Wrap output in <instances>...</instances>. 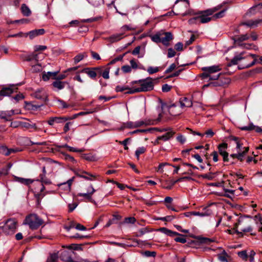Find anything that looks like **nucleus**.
I'll return each instance as SVG.
<instances>
[{"label":"nucleus","mask_w":262,"mask_h":262,"mask_svg":"<svg viewBox=\"0 0 262 262\" xmlns=\"http://www.w3.org/2000/svg\"><path fill=\"white\" fill-rule=\"evenodd\" d=\"M137 82L140 83V85L138 88H133L130 91H128L126 93L134 94L141 92L149 91L154 89V83L152 79L150 77H148L144 79L139 80V81H135L133 82V83Z\"/></svg>","instance_id":"obj_1"},{"label":"nucleus","mask_w":262,"mask_h":262,"mask_svg":"<svg viewBox=\"0 0 262 262\" xmlns=\"http://www.w3.org/2000/svg\"><path fill=\"white\" fill-rule=\"evenodd\" d=\"M256 55L255 54H249L246 57H245L243 56V53H241V54L235 56L234 58L231 60V61L228 63V66H231L232 65L237 64H238L239 61L245 58L247 59V60H249L251 58H254V60L251 63H245L243 65H242V67H239V69H240L248 68L254 66L255 64L256 61Z\"/></svg>","instance_id":"obj_2"},{"label":"nucleus","mask_w":262,"mask_h":262,"mask_svg":"<svg viewBox=\"0 0 262 262\" xmlns=\"http://www.w3.org/2000/svg\"><path fill=\"white\" fill-rule=\"evenodd\" d=\"M204 72L201 75L202 79L209 78V80H216L220 77V73L217 75H213L214 73L221 70L220 66H212L210 67H203L202 69Z\"/></svg>","instance_id":"obj_3"},{"label":"nucleus","mask_w":262,"mask_h":262,"mask_svg":"<svg viewBox=\"0 0 262 262\" xmlns=\"http://www.w3.org/2000/svg\"><path fill=\"white\" fill-rule=\"evenodd\" d=\"M250 221L246 217H239L237 223L235 224V228L239 227L241 232L237 230H235V232L238 234L243 235L242 232H249L252 230V228L250 224Z\"/></svg>","instance_id":"obj_4"},{"label":"nucleus","mask_w":262,"mask_h":262,"mask_svg":"<svg viewBox=\"0 0 262 262\" xmlns=\"http://www.w3.org/2000/svg\"><path fill=\"white\" fill-rule=\"evenodd\" d=\"M25 222L32 229L38 228L43 223V221L35 214L28 216L26 218Z\"/></svg>","instance_id":"obj_5"},{"label":"nucleus","mask_w":262,"mask_h":262,"mask_svg":"<svg viewBox=\"0 0 262 262\" xmlns=\"http://www.w3.org/2000/svg\"><path fill=\"white\" fill-rule=\"evenodd\" d=\"M17 222L15 219L8 220L3 226L1 227L3 232L6 235L13 234L16 231Z\"/></svg>","instance_id":"obj_6"},{"label":"nucleus","mask_w":262,"mask_h":262,"mask_svg":"<svg viewBox=\"0 0 262 262\" xmlns=\"http://www.w3.org/2000/svg\"><path fill=\"white\" fill-rule=\"evenodd\" d=\"M40 180H36L34 182V185L35 186V192H41L43 191L45 189V187L43 186V184H51L50 180L47 178L46 177H43V174L39 175Z\"/></svg>","instance_id":"obj_7"},{"label":"nucleus","mask_w":262,"mask_h":262,"mask_svg":"<svg viewBox=\"0 0 262 262\" xmlns=\"http://www.w3.org/2000/svg\"><path fill=\"white\" fill-rule=\"evenodd\" d=\"M169 113L172 116H178L181 114L183 110L178 103H173L168 106Z\"/></svg>","instance_id":"obj_8"},{"label":"nucleus","mask_w":262,"mask_h":262,"mask_svg":"<svg viewBox=\"0 0 262 262\" xmlns=\"http://www.w3.org/2000/svg\"><path fill=\"white\" fill-rule=\"evenodd\" d=\"M228 148V144L226 143H222L218 145V149L220 154L223 157V161L227 162L229 161L228 153L226 151Z\"/></svg>","instance_id":"obj_9"},{"label":"nucleus","mask_w":262,"mask_h":262,"mask_svg":"<svg viewBox=\"0 0 262 262\" xmlns=\"http://www.w3.org/2000/svg\"><path fill=\"white\" fill-rule=\"evenodd\" d=\"M212 14H208V13L206 12V10L205 11L203 14L200 16L196 17L191 19L190 21H192L193 20H196L198 21H199L201 23L205 24L209 22L212 19V16L210 17L209 16L212 15Z\"/></svg>","instance_id":"obj_10"},{"label":"nucleus","mask_w":262,"mask_h":262,"mask_svg":"<svg viewBox=\"0 0 262 262\" xmlns=\"http://www.w3.org/2000/svg\"><path fill=\"white\" fill-rule=\"evenodd\" d=\"M95 191L96 190L93 188V186L91 185L86 193H79L78 194V196L84 197L89 202L93 203L94 200L92 199V195Z\"/></svg>","instance_id":"obj_11"},{"label":"nucleus","mask_w":262,"mask_h":262,"mask_svg":"<svg viewBox=\"0 0 262 262\" xmlns=\"http://www.w3.org/2000/svg\"><path fill=\"white\" fill-rule=\"evenodd\" d=\"M213 81H211L208 84H205L203 85V88H207V87H218L222 86L225 84L227 82L225 79V81H223L221 79H219V78L216 80H213Z\"/></svg>","instance_id":"obj_12"},{"label":"nucleus","mask_w":262,"mask_h":262,"mask_svg":"<svg viewBox=\"0 0 262 262\" xmlns=\"http://www.w3.org/2000/svg\"><path fill=\"white\" fill-rule=\"evenodd\" d=\"M45 32V31L43 29H36L26 33L24 34V36L25 37H26L29 35L30 39H33L38 35L43 34Z\"/></svg>","instance_id":"obj_13"},{"label":"nucleus","mask_w":262,"mask_h":262,"mask_svg":"<svg viewBox=\"0 0 262 262\" xmlns=\"http://www.w3.org/2000/svg\"><path fill=\"white\" fill-rule=\"evenodd\" d=\"M66 122V118L64 117H51L49 119L48 123L50 125L54 126L56 124L64 123Z\"/></svg>","instance_id":"obj_14"},{"label":"nucleus","mask_w":262,"mask_h":262,"mask_svg":"<svg viewBox=\"0 0 262 262\" xmlns=\"http://www.w3.org/2000/svg\"><path fill=\"white\" fill-rule=\"evenodd\" d=\"M73 228H75L76 229L80 231H85L86 230V227L83 225L79 223H76L74 221H71L70 225L68 226H67V231H69L71 229Z\"/></svg>","instance_id":"obj_15"},{"label":"nucleus","mask_w":262,"mask_h":262,"mask_svg":"<svg viewBox=\"0 0 262 262\" xmlns=\"http://www.w3.org/2000/svg\"><path fill=\"white\" fill-rule=\"evenodd\" d=\"M178 103L183 110L185 107H191L192 105V101L187 97L181 98Z\"/></svg>","instance_id":"obj_16"},{"label":"nucleus","mask_w":262,"mask_h":262,"mask_svg":"<svg viewBox=\"0 0 262 262\" xmlns=\"http://www.w3.org/2000/svg\"><path fill=\"white\" fill-rule=\"evenodd\" d=\"M240 129L242 130H248L251 131L254 130L256 133H260L262 132V128L257 126H255L253 123H250L248 126H244L240 127Z\"/></svg>","instance_id":"obj_17"},{"label":"nucleus","mask_w":262,"mask_h":262,"mask_svg":"<svg viewBox=\"0 0 262 262\" xmlns=\"http://www.w3.org/2000/svg\"><path fill=\"white\" fill-rule=\"evenodd\" d=\"M262 24V19H257L255 20H249L245 22L242 23V25H245L251 28L258 26L259 25Z\"/></svg>","instance_id":"obj_18"},{"label":"nucleus","mask_w":262,"mask_h":262,"mask_svg":"<svg viewBox=\"0 0 262 262\" xmlns=\"http://www.w3.org/2000/svg\"><path fill=\"white\" fill-rule=\"evenodd\" d=\"M81 72L86 74L92 79H95L97 76V72L95 68H85L81 71Z\"/></svg>","instance_id":"obj_19"},{"label":"nucleus","mask_w":262,"mask_h":262,"mask_svg":"<svg viewBox=\"0 0 262 262\" xmlns=\"http://www.w3.org/2000/svg\"><path fill=\"white\" fill-rule=\"evenodd\" d=\"M164 36H161V42L165 46L169 45V42L172 39V35L170 32H165L164 33Z\"/></svg>","instance_id":"obj_20"},{"label":"nucleus","mask_w":262,"mask_h":262,"mask_svg":"<svg viewBox=\"0 0 262 262\" xmlns=\"http://www.w3.org/2000/svg\"><path fill=\"white\" fill-rule=\"evenodd\" d=\"M175 132L172 130H169V131L166 133L164 135L159 136L160 138V140L163 141H167L171 139L173 135H174Z\"/></svg>","instance_id":"obj_21"},{"label":"nucleus","mask_w":262,"mask_h":262,"mask_svg":"<svg viewBox=\"0 0 262 262\" xmlns=\"http://www.w3.org/2000/svg\"><path fill=\"white\" fill-rule=\"evenodd\" d=\"M57 73H58L57 72H44L42 73V79L44 81H47V80H49L50 79H55L56 77L57 76Z\"/></svg>","instance_id":"obj_22"},{"label":"nucleus","mask_w":262,"mask_h":262,"mask_svg":"<svg viewBox=\"0 0 262 262\" xmlns=\"http://www.w3.org/2000/svg\"><path fill=\"white\" fill-rule=\"evenodd\" d=\"M173 199L170 196H166L163 201L167 209L177 211L176 209L171 205Z\"/></svg>","instance_id":"obj_23"},{"label":"nucleus","mask_w":262,"mask_h":262,"mask_svg":"<svg viewBox=\"0 0 262 262\" xmlns=\"http://www.w3.org/2000/svg\"><path fill=\"white\" fill-rule=\"evenodd\" d=\"M230 2H224L223 3L209 9L206 10V12L208 13V14H213L215 12L220 10L223 6L227 4L230 3Z\"/></svg>","instance_id":"obj_24"},{"label":"nucleus","mask_w":262,"mask_h":262,"mask_svg":"<svg viewBox=\"0 0 262 262\" xmlns=\"http://www.w3.org/2000/svg\"><path fill=\"white\" fill-rule=\"evenodd\" d=\"M33 95L35 98L38 99L44 100L47 97L45 91L43 89L37 90L34 92Z\"/></svg>","instance_id":"obj_25"},{"label":"nucleus","mask_w":262,"mask_h":262,"mask_svg":"<svg viewBox=\"0 0 262 262\" xmlns=\"http://www.w3.org/2000/svg\"><path fill=\"white\" fill-rule=\"evenodd\" d=\"M250 37V36L247 34H244L240 36H235L233 37V40L235 43H239L241 42L248 40Z\"/></svg>","instance_id":"obj_26"},{"label":"nucleus","mask_w":262,"mask_h":262,"mask_svg":"<svg viewBox=\"0 0 262 262\" xmlns=\"http://www.w3.org/2000/svg\"><path fill=\"white\" fill-rule=\"evenodd\" d=\"M159 230L161 231L162 233H164L165 234L171 237H173L175 235H180V233L177 232L173 231L164 227L161 228L159 229Z\"/></svg>","instance_id":"obj_27"},{"label":"nucleus","mask_w":262,"mask_h":262,"mask_svg":"<svg viewBox=\"0 0 262 262\" xmlns=\"http://www.w3.org/2000/svg\"><path fill=\"white\" fill-rule=\"evenodd\" d=\"M14 92V90L11 87L4 88L0 91V95L2 96H7L10 95Z\"/></svg>","instance_id":"obj_28"},{"label":"nucleus","mask_w":262,"mask_h":262,"mask_svg":"<svg viewBox=\"0 0 262 262\" xmlns=\"http://www.w3.org/2000/svg\"><path fill=\"white\" fill-rule=\"evenodd\" d=\"M249 12L251 14H255L256 12L262 13V3L256 5L251 7L249 10Z\"/></svg>","instance_id":"obj_29"},{"label":"nucleus","mask_w":262,"mask_h":262,"mask_svg":"<svg viewBox=\"0 0 262 262\" xmlns=\"http://www.w3.org/2000/svg\"><path fill=\"white\" fill-rule=\"evenodd\" d=\"M230 258V256L225 250L218 255V258L221 262H228Z\"/></svg>","instance_id":"obj_30"},{"label":"nucleus","mask_w":262,"mask_h":262,"mask_svg":"<svg viewBox=\"0 0 262 262\" xmlns=\"http://www.w3.org/2000/svg\"><path fill=\"white\" fill-rule=\"evenodd\" d=\"M130 67L131 69H144L143 68V66L139 63V61L137 60H136L135 59H131L130 60Z\"/></svg>","instance_id":"obj_31"},{"label":"nucleus","mask_w":262,"mask_h":262,"mask_svg":"<svg viewBox=\"0 0 262 262\" xmlns=\"http://www.w3.org/2000/svg\"><path fill=\"white\" fill-rule=\"evenodd\" d=\"M53 86L57 90H60L64 88V82H61L60 79H56L52 83Z\"/></svg>","instance_id":"obj_32"},{"label":"nucleus","mask_w":262,"mask_h":262,"mask_svg":"<svg viewBox=\"0 0 262 262\" xmlns=\"http://www.w3.org/2000/svg\"><path fill=\"white\" fill-rule=\"evenodd\" d=\"M243 151H237V158L240 161H243L245 154L248 152L249 150V147H244Z\"/></svg>","instance_id":"obj_33"},{"label":"nucleus","mask_w":262,"mask_h":262,"mask_svg":"<svg viewBox=\"0 0 262 262\" xmlns=\"http://www.w3.org/2000/svg\"><path fill=\"white\" fill-rule=\"evenodd\" d=\"M19 126L26 128H36L35 123H31L29 122H20L19 123Z\"/></svg>","instance_id":"obj_34"},{"label":"nucleus","mask_w":262,"mask_h":262,"mask_svg":"<svg viewBox=\"0 0 262 262\" xmlns=\"http://www.w3.org/2000/svg\"><path fill=\"white\" fill-rule=\"evenodd\" d=\"M140 50H141V47L138 46L136 47L132 52V54L133 55H138V57L139 58H141L144 57V52L140 53Z\"/></svg>","instance_id":"obj_35"},{"label":"nucleus","mask_w":262,"mask_h":262,"mask_svg":"<svg viewBox=\"0 0 262 262\" xmlns=\"http://www.w3.org/2000/svg\"><path fill=\"white\" fill-rule=\"evenodd\" d=\"M228 9V7H226L225 8L221 10L220 12L215 14L214 15L212 16V19H216L217 18H222L225 15V13L227 10Z\"/></svg>","instance_id":"obj_36"},{"label":"nucleus","mask_w":262,"mask_h":262,"mask_svg":"<svg viewBox=\"0 0 262 262\" xmlns=\"http://www.w3.org/2000/svg\"><path fill=\"white\" fill-rule=\"evenodd\" d=\"M124 34V33H121L119 34H116L110 36V39L111 41L115 42L120 40L122 38V35Z\"/></svg>","instance_id":"obj_37"},{"label":"nucleus","mask_w":262,"mask_h":262,"mask_svg":"<svg viewBox=\"0 0 262 262\" xmlns=\"http://www.w3.org/2000/svg\"><path fill=\"white\" fill-rule=\"evenodd\" d=\"M83 173L87 174L88 176L81 175V176H79V177L83 178L84 179L87 180L93 181L95 179V178L97 177L96 175L88 173L86 171H84V172H83Z\"/></svg>","instance_id":"obj_38"},{"label":"nucleus","mask_w":262,"mask_h":262,"mask_svg":"<svg viewBox=\"0 0 262 262\" xmlns=\"http://www.w3.org/2000/svg\"><path fill=\"white\" fill-rule=\"evenodd\" d=\"M81 157L83 159H85V160H86L87 161H95L97 160L96 157L95 156H94L91 154H83L81 155Z\"/></svg>","instance_id":"obj_39"},{"label":"nucleus","mask_w":262,"mask_h":262,"mask_svg":"<svg viewBox=\"0 0 262 262\" xmlns=\"http://www.w3.org/2000/svg\"><path fill=\"white\" fill-rule=\"evenodd\" d=\"M21 9V12L24 15L28 16L30 15L31 11L25 4L22 5Z\"/></svg>","instance_id":"obj_40"},{"label":"nucleus","mask_w":262,"mask_h":262,"mask_svg":"<svg viewBox=\"0 0 262 262\" xmlns=\"http://www.w3.org/2000/svg\"><path fill=\"white\" fill-rule=\"evenodd\" d=\"M17 180L19 182L26 185H29L35 182V181L30 179H24L22 178H17Z\"/></svg>","instance_id":"obj_41"},{"label":"nucleus","mask_w":262,"mask_h":262,"mask_svg":"<svg viewBox=\"0 0 262 262\" xmlns=\"http://www.w3.org/2000/svg\"><path fill=\"white\" fill-rule=\"evenodd\" d=\"M146 151V148L142 146L140 147L137 149L135 151V156L137 157V159H139V156L140 155L144 154Z\"/></svg>","instance_id":"obj_42"},{"label":"nucleus","mask_w":262,"mask_h":262,"mask_svg":"<svg viewBox=\"0 0 262 262\" xmlns=\"http://www.w3.org/2000/svg\"><path fill=\"white\" fill-rule=\"evenodd\" d=\"M78 202L77 201H73L72 203H69L68 204V211L69 212H72L78 206Z\"/></svg>","instance_id":"obj_43"},{"label":"nucleus","mask_w":262,"mask_h":262,"mask_svg":"<svg viewBox=\"0 0 262 262\" xmlns=\"http://www.w3.org/2000/svg\"><path fill=\"white\" fill-rule=\"evenodd\" d=\"M86 56H87V55H86V53H82V54H79L74 57V62L75 63H77L79 62H80L81 60H82L85 57H86Z\"/></svg>","instance_id":"obj_44"},{"label":"nucleus","mask_w":262,"mask_h":262,"mask_svg":"<svg viewBox=\"0 0 262 262\" xmlns=\"http://www.w3.org/2000/svg\"><path fill=\"white\" fill-rule=\"evenodd\" d=\"M149 232V230L147 228H142L141 229H140L138 232L136 233V236L137 237H141L144 234H145L146 233H148Z\"/></svg>","instance_id":"obj_45"},{"label":"nucleus","mask_w":262,"mask_h":262,"mask_svg":"<svg viewBox=\"0 0 262 262\" xmlns=\"http://www.w3.org/2000/svg\"><path fill=\"white\" fill-rule=\"evenodd\" d=\"M110 68L106 66L104 70H103V72L102 73V76L103 78L106 79H108L110 78L109 73H110Z\"/></svg>","instance_id":"obj_46"},{"label":"nucleus","mask_w":262,"mask_h":262,"mask_svg":"<svg viewBox=\"0 0 262 262\" xmlns=\"http://www.w3.org/2000/svg\"><path fill=\"white\" fill-rule=\"evenodd\" d=\"M1 152H3L5 155L8 156L11 152H14V150L13 149H8L6 147H2L0 149Z\"/></svg>","instance_id":"obj_47"},{"label":"nucleus","mask_w":262,"mask_h":262,"mask_svg":"<svg viewBox=\"0 0 262 262\" xmlns=\"http://www.w3.org/2000/svg\"><path fill=\"white\" fill-rule=\"evenodd\" d=\"M102 18L101 16H98L95 17H92L88 19H83L81 20V22L82 23H92L94 21H98Z\"/></svg>","instance_id":"obj_48"},{"label":"nucleus","mask_w":262,"mask_h":262,"mask_svg":"<svg viewBox=\"0 0 262 262\" xmlns=\"http://www.w3.org/2000/svg\"><path fill=\"white\" fill-rule=\"evenodd\" d=\"M67 248L70 250H82V248L81 247L80 245L75 244H73L68 246H67Z\"/></svg>","instance_id":"obj_49"},{"label":"nucleus","mask_w":262,"mask_h":262,"mask_svg":"<svg viewBox=\"0 0 262 262\" xmlns=\"http://www.w3.org/2000/svg\"><path fill=\"white\" fill-rule=\"evenodd\" d=\"M150 124L146 121H144L143 120H140L138 121H136L134 122V126L135 127H139L143 125H148Z\"/></svg>","instance_id":"obj_50"},{"label":"nucleus","mask_w":262,"mask_h":262,"mask_svg":"<svg viewBox=\"0 0 262 262\" xmlns=\"http://www.w3.org/2000/svg\"><path fill=\"white\" fill-rule=\"evenodd\" d=\"M58 258V255L56 253L50 254L46 262H56Z\"/></svg>","instance_id":"obj_51"},{"label":"nucleus","mask_w":262,"mask_h":262,"mask_svg":"<svg viewBox=\"0 0 262 262\" xmlns=\"http://www.w3.org/2000/svg\"><path fill=\"white\" fill-rule=\"evenodd\" d=\"M179 236L177 237L174 238V241L177 242H179L182 244H184L186 242V239L184 237V235L181 234L178 235Z\"/></svg>","instance_id":"obj_52"},{"label":"nucleus","mask_w":262,"mask_h":262,"mask_svg":"<svg viewBox=\"0 0 262 262\" xmlns=\"http://www.w3.org/2000/svg\"><path fill=\"white\" fill-rule=\"evenodd\" d=\"M151 40L156 42H161V36L160 34H156L151 37Z\"/></svg>","instance_id":"obj_53"},{"label":"nucleus","mask_w":262,"mask_h":262,"mask_svg":"<svg viewBox=\"0 0 262 262\" xmlns=\"http://www.w3.org/2000/svg\"><path fill=\"white\" fill-rule=\"evenodd\" d=\"M132 89V88L130 89L129 87H128L127 86L117 85L116 87V91L117 92H123L124 91L127 90H129L128 91H130V90Z\"/></svg>","instance_id":"obj_54"},{"label":"nucleus","mask_w":262,"mask_h":262,"mask_svg":"<svg viewBox=\"0 0 262 262\" xmlns=\"http://www.w3.org/2000/svg\"><path fill=\"white\" fill-rule=\"evenodd\" d=\"M238 256L244 260H247L248 255L246 251L243 250L238 252Z\"/></svg>","instance_id":"obj_55"},{"label":"nucleus","mask_w":262,"mask_h":262,"mask_svg":"<svg viewBox=\"0 0 262 262\" xmlns=\"http://www.w3.org/2000/svg\"><path fill=\"white\" fill-rule=\"evenodd\" d=\"M67 149H68V150L70 151H72V152H82L84 151V148L77 149V148H76L74 147H72L68 146L67 145Z\"/></svg>","instance_id":"obj_56"},{"label":"nucleus","mask_w":262,"mask_h":262,"mask_svg":"<svg viewBox=\"0 0 262 262\" xmlns=\"http://www.w3.org/2000/svg\"><path fill=\"white\" fill-rule=\"evenodd\" d=\"M210 213L207 212H200L197 211H192V215L195 216H205L210 215Z\"/></svg>","instance_id":"obj_57"},{"label":"nucleus","mask_w":262,"mask_h":262,"mask_svg":"<svg viewBox=\"0 0 262 262\" xmlns=\"http://www.w3.org/2000/svg\"><path fill=\"white\" fill-rule=\"evenodd\" d=\"M147 72L149 74H152L154 73H156L159 71V68L158 67H149L147 69Z\"/></svg>","instance_id":"obj_58"},{"label":"nucleus","mask_w":262,"mask_h":262,"mask_svg":"<svg viewBox=\"0 0 262 262\" xmlns=\"http://www.w3.org/2000/svg\"><path fill=\"white\" fill-rule=\"evenodd\" d=\"M166 165H171V164L168 163H161L159 165V166L158 167V169L157 170V171H159L161 173H162L163 172V168Z\"/></svg>","instance_id":"obj_59"},{"label":"nucleus","mask_w":262,"mask_h":262,"mask_svg":"<svg viewBox=\"0 0 262 262\" xmlns=\"http://www.w3.org/2000/svg\"><path fill=\"white\" fill-rule=\"evenodd\" d=\"M10 167L11 166L8 168L5 167L2 168L0 170V177L7 175L8 173V171Z\"/></svg>","instance_id":"obj_60"},{"label":"nucleus","mask_w":262,"mask_h":262,"mask_svg":"<svg viewBox=\"0 0 262 262\" xmlns=\"http://www.w3.org/2000/svg\"><path fill=\"white\" fill-rule=\"evenodd\" d=\"M225 192L226 193L225 196L231 198L234 195V190H229V189H225Z\"/></svg>","instance_id":"obj_61"},{"label":"nucleus","mask_w":262,"mask_h":262,"mask_svg":"<svg viewBox=\"0 0 262 262\" xmlns=\"http://www.w3.org/2000/svg\"><path fill=\"white\" fill-rule=\"evenodd\" d=\"M176 52L172 48H169L168 49L167 57L168 58H171L176 55Z\"/></svg>","instance_id":"obj_62"},{"label":"nucleus","mask_w":262,"mask_h":262,"mask_svg":"<svg viewBox=\"0 0 262 262\" xmlns=\"http://www.w3.org/2000/svg\"><path fill=\"white\" fill-rule=\"evenodd\" d=\"M47 47L46 46L36 45L34 46V51L37 52L39 51H43L47 49Z\"/></svg>","instance_id":"obj_63"},{"label":"nucleus","mask_w":262,"mask_h":262,"mask_svg":"<svg viewBox=\"0 0 262 262\" xmlns=\"http://www.w3.org/2000/svg\"><path fill=\"white\" fill-rule=\"evenodd\" d=\"M174 49L178 51H182L183 50V44L182 42H178L175 45Z\"/></svg>","instance_id":"obj_64"}]
</instances>
